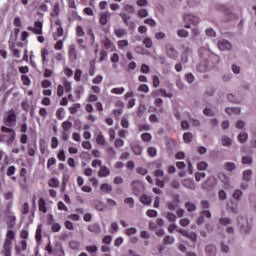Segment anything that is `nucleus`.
I'll list each match as a JSON object with an SVG mask.
<instances>
[{
  "instance_id": "obj_1",
  "label": "nucleus",
  "mask_w": 256,
  "mask_h": 256,
  "mask_svg": "<svg viewBox=\"0 0 256 256\" xmlns=\"http://www.w3.org/2000/svg\"><path fill=\"white\" fill-rule=\"evenodd\" d=\"M13 241H15V232L8 230L1 250L2 255L13 256Z\"/></svg>"
},
{
  "instance_id": "obj_2",
  "label": "nucleus",
  "mask_w": 256,
  "mask_h": 256,
  "mask_svg": "<svg viewBox=\"0 0 256 256\" xmlns=\"http://www.w3.org/2000/svg\"><path fill=\"white\" fill-rule=\"evenodd\" d=\"M1 131L3 134H0V143H7V145H12L16 137L15 130L7 126H2Z\"/></svg>"
},
{
  "instance_id": "obj_3",
  "label": "nucleus",
  "mask_w": 256,
  "mask_h": 256,
  "mask_svg": "<svg viewBox=\"0 0 256 256\" xmlns=\"http://www.w3.org/2000/svg\"><path fill=\"white\" fill-rule=\"evenodd\" d=\"M4 217L8 229H13V227H15V224L17 223V217H15V215H13V211H11V204H9L5 209Z\"/></svg>"
},
{
  "instance_id": "obj_4",
  "label": "nucleus",
  "mask_w": 256,
  "mask_h": 256,
  "mask_svg": "<svg viewBox=\"0 0 256 256\" xmlns=\"http://www.w3.org/2000/svg\"><path fill=\"white\" fill-rule=\"evenodd\" d=\"M3 121L6 127H15V125H17V114L15 113V110H8L3 118Z\"/></svg>"
},
{
  "instance_id": "obj_5",
  "label": "nucleus",
  "mask_w": 256,
  "mask_h": 256,
  "mask_svg": "<svg viewBox=\"0 0 256 256\" xmlns=\"http://www.w3.org/2000/svg\"><path fill=\"white\" fill-rule=\"evenodd\" d=\"M183 21L185 23V29H191V25H198L199 17L193 14H185L183 17Z\"/></svg>"
},
{
  "instance_id": "obj_6",
  "label": "nucleus",
  "mask_w": 256,
  "mask_h": 256,
  "mask_svg": "<svg viewBox=\"0 0 256 256\" xmlns=\"http://www.w3.org/2000/svg\"><path fill=\"white\" fill-rule=\"evenodd\" d=\"M132 187V193L133 195H136V197H139L145 191V186H143V183H141L139 180H134L131 183Z\"/></svg>"
},
{
  "instance_id": "obj_7",
  "label": "nucleus",
  "mask_w": 256,
  "mask_h": 256,
  "mask_svg": "<svg viewBox=\"0 0 256 256\" xmlns=\"http://www.w3.org/2000/svg\"><path fill=\"white\" fill-rule=\"evenodd\" d=\"M165 53L169 59H177L179 57V52L173 47V44L165 45Z\"/></svg>"
},
{
  "instance_id": "obj_8",
  "label": "nucleus",
  "mask_w": 256,
  "mask_h": 256,
  "mask_svg": "<svg viewBox=\"0 0 256 256\" xmlns=\"http://www.w3.org/2000/svg\"><path fill=\"white\" fill-rule=\"evenodd\" d=\"M177 233H180L183 237H187L192 243H197V234L195 232H188L187 230L179 228L177 229Z\"/></svg>"
},
{
  "instance_id": "obj_9",
  "label": "nucleus",
  "mask_w": 256,
  "mask_h": 256,
  "mask_svg": "<svg viewBox=\"0 0 256 256\" xmlns=\"http://www.w3.org/2000/svg\"><path fill=\"white\" fill-rule=\"evenodd\" d=\"M68 59L69 61H77V48H75V44L69 46Z\"/></svg>"
},
{
  "instance_id": "obj_10",
  "label": "nucleus",
  "mask_w": 256,
  "mask_h": 256,
  "mask_svg": "<svg viewBox=\"0 0 256 256\" xmlns=\"http://www.w3.org/2000/svg\"><path fill=\"white\" fill-rule=\"evenodd\" d=\"M20 177H22V182H19V185L22 186V189H27V169L21 168L20 169Z\"/></svg>"
},
{
  "instance_id": "obj_11",
  "label": "nucleus",
  "mask_w": 256,
  "mask_h": 256,
  "mask_svg": "<svg viewBox=\"0 0 256 256\" xmlns=\"http://www.w3.org/2000/svg\"><path fill=\"white\" fill-rule=\"evenodd\" d=\"M218 48L220 51H229L231 49V42L227 40H220L218 42Z\"/></svg>"
},
{
  "instance_id": "obj_12",
  "label": "nucleus",
  "mask_w": 256,
  "mask_h": 256,
  "mask_svg": "<svg viewBox=\"0 0 256 256\" xmlns=\"http://www.w3.org/2000/svg\"><path fill=\"white\" fill-rule=\"evenodd\" d=\"M111 175V170L105 166L102 165L98 171V177H109Z\"/></svg>"
},
{
  "instance_id": "obj_13",
  "label": "nucleus",
  "mask_w": 256,
  "mask_h": 256,
  "mask_svg": "<svg viewBox=\"0 0 256 256\" xmlns=\"http://www.w3.org/2000/svg\"><path fill=\"white\" fill-rule=\"evenodd\" d=\"M217 185V179L214 176H211L207 179V181L204 183V187L206 189H213Z\"/></svg>"
},
{
  "instance_id": "obj_14",
  "label": "nucleus",
  "mask_w": 256,
  "mask_h": 256,
  "mask_svg": "<svg viewBox=\"0 0 256 256\" xmlns=\"http://www.w3.org/2000/svg\"><path fill=\"white\" fill-rule=\"evenodd\" d=\"M103 46L107 51H115V45L109 38L103 40Z\"/></svg>"
},
{
  "instance_id": "obj_15",
  "label": "nucleus",
  "mask_w": 256,
  "mask_h": 256,
  "mask_svg": "<svg viewBox=\"0 0 256 256\" xmlns=\"http://www.w3.org/2000/svg\"><path fill=\"white\" fill-rule=\"evenodd\" d=\"M119 17H121L123 23L126 24L127 27H130L131 25H133V22H129V20L131 19V16L129 14L125 12H120Z\"/></svg>"
},
{
  "instance_id": "obj_16",
  "label": "nucleus",
  "mask_w": 256,
  "mask_h": 256,
  "mask_svg": "<svg viewBox=\"0 0 256 256\" xmlns=\"http://www.w3.org/2000/svg\"><path fill=\"white\" fill-rule=\"evenodd\" d=\"M110 17H111V13L109 12L100 13V18H99L100 25H105L109 21Z\"/></svg>"
},
{
  "instance_id": "obj_17",
  "label": "nucleus",
  "mask_w": 256,
  "mask_h": 256,
  "mask_svg": "<svg viewBox=\"0 0 256 256\" xmlns=\"http://www.w3.org/2000/svg\"><path fill=\"white\" fill-rule=\"evenodd\" d=\"M87 229L90 233H95L96 235L101 233V226L98 223L88 225Z\"/></svg>"
},
{
  "instance_id": "obj_18",
  "label": "nucleus",
  "mask_w": 256,
  "mask_h": 256,
  "mask_svg": "<svg viewBox=\"0 0 256 256\" xmlns=\"http://www.w3.org/2000/svg\"><path fill=\"white\" fill-rule=\"evenodd\" d=\"M205 253L207 256H216L217 247H215V245H207L205 249Z\"/></svg>"
},
{
  "instance_id": "obj_19",
  "label": "nucleus",
  "mask_w": 256,
  "mask_h": 256,
  "mask_svg": "<svg viewBox=\"0 0 256 256\" xmlns=\"http://www.w3.org/2000/svg\"><path fill=\"white\" fill-rule=\"evenodd\" d=\"M38 209L41 213H47V202L44 198H40L38 201Z\"/></svg>"
},
{
  "instance_id": "obj_20",
  "label": "nucleus",
  "mask_w": 256,
  "mask_h": 256,
  "mask_svg": "<svg viewBox=\"0 0 256 256\" xmlns=\"http://www.w3.org/2000/svg\"><path fill=\"white\" fill-rule=\"evenodd\" d=\"M61 13V5L59 4V2H56L53 6V13H51V17H59Z\"/></svg>"
},
{
  "instance_id": "obj_21",
  "label": "nucleus",
  "mask_w": 256,
  "mask_h": 256,
  "mask_svg": "<svg viewBox=\"0 0 256 256\" xmlns=\"http://www.w3.org/2000/svg\"><path fill=\"white\" fill-rule=\"evenodd\" d=\"M182 185H184V187H186V189H191V190L195 189V182L191 179L183 180Z\"/></svg>"
},
{
  "instance_id": "obj_22",
  "label": "nucleus",
  "mask_w": 256,
  "mask_h": 256,
  "mask_svg": "<svg viewBox=\"0 0 256 256\" xmlns=\"http://www.w3.org/2000/svg\"><path fill=\"white\" fill-rule=\"evenodd\" d=\"M55 25L57 26V29H56V35L57 37H63V27L61 26V20L58 19L55 21Z\"/></svg>"
},
{
  "instance_id": "obj_23",
  "label": "nucleus",
  "mask_w": 256,
  "mask_h": 256,
  "mask_svg": "<svg viewBox=\"0 0 256 256\" xmlns=\"http://www.w3.org/2000/svg\"><path fill=\"white\" fill-rule=\"evenodd\" d=\"M96 143L101 147H103L107 143V140H105V136H103L101 132L96 135Z\"/></svg>"
},
{
  "instance_id": "obj_24",
  "label": "nucleus",
  "mask_w": 256,
  "mask_h": 256,
  "mask_svg": "<svg viewBox=\"0 0 256 256\" xmlns=\"http://www.w3.org/2000/svg\"><path fill=\"white\" fill-rule=\"evenodd\" d=\"M123 11H125V13H128L129 15H133L135 13V6L131 4H124Z\"/></svg>"
},
{
  "instance_id": "obj_25",
  "label": "nucleus",
  "mask_w": 256,
  "mask_h": 256,
  "mask_svg": "<svg viewBox=\"0 0 256 256\" xmlns=\"http://www.w3.org/2000/svg\"><path fill=\"white\" fill-rule=\"evenodd\" d=\"M34 29L38 32H36V35H43V23L41 21H36L34 23Z\"/></svg>"
},
{
  "instance_id": "obj_26",
  "label": "nucleus",
  "mask_w": 256,
  "mask_h": 256,
  "mask_svg": "<svg viewBox=\"0 0 256 256\" xmlns=\"http://www.w3.org/2000/svg\"><path fill=\"white\" fill-rule=\"evenodd\" d=\"M100 190L102 193H111V191H113V187L108 183H103L100 185Z\"/></svg>"
},
{
  "instance_id": "obj_27",
  "label": "nucleus",
  "mask_w": 256,
  "mask_h": 256,
  "mask_svg": "<svg viewBox=\"0 0 256 256\" xmlns=\"http://www.w3.org/2000/svg\"><path fill=\"white\" fill-rule=\"evenodd\" d=\"M132 149V153H134V155H141V153H143V146L139 145V144H135L131 147Z\"/></svg>"
},
{
  "instance_id": "obj_28",
  "label": "nucleus",
  "mask_w": 256,
  "mask_h": 256,
  "mask_svg": "<svg viewBox=\"0 0 256 256\" xmlns=\"http://www.w3.org/2000/svg\"><path fill=\"white\" fill-rule=\"evenodd\" d=\"M35 153H37V145L33 144H28V155L29 157H35Z\"/></svg>"
},
{
  "instance_id": "obj_29",
  "label": "nucleus",
  "mask_w": 256,
  "mask_h": 256,
  "mask_svg": "<svg viewBox=\"0 0 256 256\" xmlns=\"http://www.w3.org/2000/svg\"><path fill=\"white\" fill-rule=\"evenodd\" d=\"M110 93H112V95H123L125 93V88L124 87L112 88L110 90Z\"/></svg>"
},
{
  "instance_id": "obj_30",
  "label": "nucleus",
  "mask_w": 256,
  "mask_h": 256,
  "mask_svg": "<svg viewBox=\"0 0 256 256\" xmlns=\"http://www.w3.org/2000/svg\"><path fill=\"white\" fill-rule=\"evenodd\" d=\"M140 201L143 205H151V196H147L146 194H143L141 197H140Z\"/></svg>"
},
{
  "instance_id": "obj_31",
  "label": "nucleus",
  "mask_w": 256,
  "mask_h": 256,
  "mask_svg": "<svg viewBox=\"0 0 256 256\" xmlns=\"http://www.w3.org/2000/svg\"><path fill=\"white\" fill-rule=\"evenodd\" d=\"M251 177H253L252 170H245L243 172V181L249 182V181H251Z\"/></svg>"
},
{
  "instance_id": "obj_32",
  "label": "nucleus",
  "mask_w": 256,
  "mask_h": 256,
  "mask_svg": "<svg viewBox=\"0 0 256 256\" xmlns=\"http://www.w3.org/2000/svg\"><path fill=\"white\" fill-rule=\"evenodd\" d=\"M56 117L59 121H63V119H65V109L58 108L56 111Z\"/></svg>"
},
{
  "instance_id": "obj_33",
  "label": "nucleus",
  "mask_w": 256,
  "mask_h": 256,
  "mask_svg": "<svg viewBox=\"0 0 256 256\" xmlns=\"http://www.w3.org/2000/svg\"><path fill=\"white\" fill-rule=\"evenodd\" d=\"M137 16L139 17V19H145V17H149V12L147 11V9H139L137 12Z\"/></svg>"
},
{
  "instance_id": "obj_34",
  "label": "nucleus",
  "mask_w": 256,
  "mask_h": 256,
  "mask_svg": "<svg viewBox=\"0 0 256 256\" xmlns=\"http://www.w3.org/2000/svg\"><path fill=\"white\" fill-rule=\"evenodd\" d=\"M184 143H191L193 141V134L191 132H185L183 134Z\"/></svg>"
},
{
  "instance_id": "obj_35",
  "label": "nucleus",
  "mask_w": 256,
  "mask_h": 256,
  "mask_svg": "<svg viewBox=\"0 0 256 256\" xmlns=\"http://www.w3.org/2000/svg\"><path fill=\"white\" fill-rule=\"evenodd\" d=\"M185 207L189 213H193V211L197 210V206L195 205V203L186 202Z\"/></svg>"
},
{
  "instance_id": "obj_36",
  "label": "nucleus",
  "mask_w": 256,
  "mask_h": 256,
  "mask_svg": "<svg viewBox=\"0 0 256 256\" xmlns=\"http://www.w3.org/2000/svg\"><path fill=\"white\" fill-rule=\"evenodd\" d=\"M141 139L144 143H149L151 139H153V136L151 135V133L145 132L141 134Z\"/></svg>"
},
{
  "instance_id": "obj_37",
  "label": "nucleus",
  "mask_w": 256,
  "mask_h": 256,
  "mask_svg": "<svg viewBox=\"0 0 256 256\" xmlns=\"http://www.w3.org/2000/svg\"><path fill=\"white\" fill-rule=\"evenodd\" d=\"M114 35H116V37L118 38H121L125 37V35H127V32L123 28H118L114 30Z\"/></svg>"
},
{
  "instance_id": "obj_38",
  "label": "nucleus",
  "mask_w": 256,
  "mask_h": 256,
  "mask_svg": "<svg viewBox=\"0 0 256 256\" xmlns=\"http://www.w3.org/2000/svg\"><path fill=\"white\" fill-rule=\"evenodd\" d=\"M68 109H69L71 115H75V113H77V111H79V109H81V104L76 103L73 106L69 107Z\"/></svg>"
},
{
  "instance_id": "obj_39",
  "label": "nucleus",
  "mask_w": 256,
  "mask_h": 256,
  "mask_svg": "<svg viewBox=\"0 0 256 256\" xmlns=\"http://www.w3.org/2000/svg\"><path fill=\"white\" fill-rule=\"evenodd\" d=\"M48 186L49 187H54L55 189H57L59 187V179L57 178H51L48 181Z\"/></svg>"
},
{
  "instance_id": "obj_40",
  "label": "nucleus",
  "mask_w": 256,
  "mask_h": 256,
  "mask_svg": "<svg viewBox=\"0 0 256 256\" xmlns=\"http://www.w3.org/2000/svg\"><path fill=\"white\" fill-rule=\"evenodd\" d=\"M73 127V123L69 120H66L62 123V129L63 131H69Z\"/></svg>"
},
{
  "instance_id": "obj_41",
  "label": "nucleus",
  "mask_w": 256,
  "mask_h": 256,
  "mask_svg": "<svg viewBox=\"0 0 256 256\" xmlns=\"http://www.w3.org/2000/svg\"><path fill=\"white\" fill-rule=\"evenodd\" d=\"M82 75H83V71H81V69L75 70L74 80L76 81V83H80Z\"/></svg>"
},
{
  "instance_id": "obj_42",
  "label": "nucleus",
  "mask_w": 256,
  "mask_h": 256,
  "mask_svg": "<svg viewBox=\"0 0 256 256\" xmlns=\"http://www.w3.org/2000/svg\"><path fill=\"white\" fill-rule=\"evenodd\" d=\"M49 55V50L47 48H43L41 50V59L42 63H47V56Z\"/></svg>"
},
{
  "instance_id": "obj_43",
  "label": "nucleus",
  "mask_w": 256,
  "mask_h": 256,
  "mask_svg": "<svg viewBox=\"0 0 256 256\" xmlns=\"http://www.w3.org/2000/svg\"><path fill=\"white\" fill-rule=\"evenodd\" d=\"M163 243L164 245H173L175 243V238L173 236H165Z\"/></svg>"
},
{
  "instance_id": "obj_44",
  "label": "nucleus",
  "mask_w": 256,
  "mask_h": 256,
  "mask_svg": "<svg viewBox=\"0 0 256 256\" xmlns=\"http://www.w3.org/2000/svg\"><path fill=\"white\" fill-rule=\"evenodd\" d=\"M143 45H145L146 49H151L153 47V40H151L149 37H146L143 40Z\"/></svg>"
},
{
  "instance_id": "obj_45",
  "label": "nucleus",
  "mask_w": 256,
  "mask_h": 256,
  "mask_svg": "<svg viewBox=\"0 0 256 256\" xmlns=\"http://www.w3.org/2000/svg\"><path fill=\"white\" fill-rule=\"evenodd\" d=\"M219 223L223 226V227H227V225H231V218H227V217H223L219 219Z\"/></svg>"
},
{
  "instance_id": "obj_46",
  "label": "nucleus",
  "mask_w": 256,
  "mask_h": 256,
  "mask_svg": "<svg viewBox=\"0 0 256 256\" xmlns=\"http://www.w3.org/2000/svg\"><path fill=\"white\" fill-rule=\"evenodd\" d=\"M53 165H57V159H55V157H51L48 159L47 169H49V171H51V168L53 167Z\"/></svg>"
},
{
  "instance_id": "obj_47",
  "label": "nucleus",
  "mask_w": 256,
  "mask_h": 256,
  "mask_svg": "<svg viewBox=\"0 0 256 256\" xmlns=\"http://www.w3.org/2000/svg\"><path fill=\"white\" fill-rule=\"evenodd\" d=\"M227 211L230 213H237V205L233 202L227 204Z\"/></svg>"
},
{
  "instance_id": "obj_48",
  "label": "nucleus",
  "mask_w": 256,
  "mask_h": 256,
  "mask_svg": "<svg viewBox=\"0 0 256 256\" xmlns=\"http://www.w3.org/2000/svg\"><path fill=\"white\" fill-rule=\"evenodd\" d=\"M147 154L149 155V157H157V148L148 147L147 148Z\"/></svg>"
},
{
  "instance_id": "obj_49",
  "label": "nucleus",
  "mask_w": 256,
  "mask_h": 256,
  "mask_svg": "<svg viewBox=\"0 0 256 256\" xmlns=\"http://www.w3.org/2000/svg\"><path fill=\"white\" fill-rule=\"evenodd\" d=\"M207 167H209V164L207 162L202 161L197 164L198 171H206Z\"/></svg>"
},
{
  "instance_id": "obj_50",
  "label": "nucleus",
  "mask_w": 256,
  "mask_h": 256,
  "mask_svg": "<svg viewBox=\"0 0 256 256\" xmlns=\"http://www.w3.org/2000/svg\"><path fill=\"white\" fill-rule=\"evenodd\" d=\"M249 138V135H247V133L242 132L238 135V141L240 143H245V141H247V139Z\"/></svg>"
},
{
  "instance_id": "obj_51",
  "label": "nucleus",
  "mask_w": 256,
  "mask_h": 256,
  "mask_svg": "<svg viewBox=\"0 0 256 256\" xmlns=\"http://www.w3.org/2000/svg\"><path fill=\"white\" fill-rule=\"evenodd\" d=\"M226 113L228 115H231V113H235L236 115H239L241 113V108H226Z\"/></svg>"
},
{
  "instance_id": "obj_52",
  "label": "nucleus",
  "mask_w": 256,
  "mask_h": 256,
  "mask_svg": "<svg viewBox=\"0 0 256 256\" xmlns=\"http://www.w3.org/2000/svg\"><path fill=\"white\" fill-rule=\"evenodd\" d=\"M117 45H118V49H124L125 47H129V41L119 40Z\"/></svg>"
},
{
  "instance_id": "obj_53",
  "label": "nucleus",
  "mask_w": 256,
  "mask_h": 256,
  "mask_svg": "<svg viewBox=\"0 0 256 256\" xmlns=\"http://www.w3.org/2000/svg\"><path fill=\"white\" fill-rule=\"evenodd\" d=\"M21 81L23 82V85H26L27 87H29V85H31V78H29V76H27V75H22Z\"/></svg>"
},
{
  "instance_id": "obj_54",
  "label": "nucleus",
  "mask_w": 256,
  "mask_h": 256,
  "mask_svg": "<svg viewBox=\"0 0 256 256\" xmlns=\"http://www.w3.org/2000/svg\"><path fill=\"white\" fill-rule=\"evenodd\" d=\"M136 233H137V228L135 227H130L125 230V235H127L128 237H131V235H135Z\"/></svg>"
},
{
  "instance_id": "obj_55",
  "label": "nucleus",
  "mask_w": 256,
  "mask_h": 256,
  "mask_svg": "<svg viewBox=\"0 0 256 256\" xmlns=\"http://www.w3.org/2000/svg\"><path fill=\"white\" fill-rule=\"evenodd\" d=\"M92 83L94 85H101V83H103V76L97 75L95 78L92 79Z\"/></svg>"
},
{
  "instance_id": "obj_56",
  "label": "nucleus",
  "mask_w": 256,
  "mask_h": 256,
  "mask_svg": "<svg viewBox=\"0 0 256 256\" xmlns=\"http://www.w3.org/2000/svg\"><path fill=\"white\" fill-rule=\"evenodd\" d=\"M140 71H141V73L149 74V73H151V68L147 64H142L140 67Z\"/></svg>"
},
{
  "instance_id": "obj_57",
  "label": "nucleus",
  "mask_w": 256,
  "mask_h": 256,
  "mask_svg": "<svg viewBox=\"0 0 256 256\" xmlns=\"http://www.w3.org/2000/svg\"><path fill=\"white\" fill-rule=\"evenodd\" d=\"M123 145H125V141H123V139H121V138L115 139L114 147H116V149H119V147H123Z\"/></svg>"
},
{
  "instance_id": "obj_58",
  "label": "nucleus",
  "mask_w": 256,
  "mask_h": 256,
  "mask_svg": "<svg viewBox=\"0 0 256 256\" xmlns=\"http://www.w3.org/2000/svg\"><path fill=\"white\" fill-rule=\"evenodd\" d=\"M232 141L229 137L227 136H223L222 137V145H224V147H230Z\"/></svg>"
},
{
  "instance_id": "obj_59",
  "label": "nucleus",
  "mask_w": 256,
  "mask_h": 256,
  "mask_svg": "<svg viewBox=\"0 0 256 256\" xmlns=\"http://www.w3.org/2000/svg\"><path fill=\"white\" fill-rule=\"evenodd\" d=\"M144 23L146 25H149L150 27H156L157 26V22L155 20H153V18H147L144 20Z\"/></svg>"
},
{
  "instance_id": "obj_60",
  "label": "nucleus",
  "mask_w": 256,
  "mask_h": 256,
  "mask_svg": "<svg viewBox=\"0 0 256 256\" xmlns=\"http://www.w3.org/2000/svg\"><path fill=\"white\" fill-rule=\"evenodd\" d=\"M42 229H41V225H39L36 229V234H35V239L36 241H41V237H42Z\"/></svg>"
},
{
  "instance_id": "obj_61",
  "label": "nucleus",
  "mask_w": 256,
  "mask_h": 256,
  "mask_svg": "<svg viewBox=\"0 0 256 256\" xmlns=\"http://www.w3.org/2000/svg\"><path fill=\"white\" fill-rule=\"evenodd\" d=\"M138 91H140V93H149V86L147 84H141L138 87Z\"/></svg>"
},
{
  "instance_id": "obj_62",
  "label": "nucleus",
  "mask_w": 256,
  "mask_h": 256,
  "mask_svg": "<svg viewBox=\"0 0 256 256\" xmlns=\"http://www.w3.org/2000/svg\"><path fill=\"white\" fill-rule=\"evenodd\" d=\"M225 169H226V171H235V169H236L235 163L227 162L225 164Z\"/></svg>"
},
{
  "instance_id": "obj_63",
  "label": "nucleus",
  "mask_w": 256,
  "mask_h": 256,
  "mask_svg": "<svg viewBox=\"0 0 256 256\" xmlns=\"http://www.w3.org/2000/svg\"><path fill=\"white\" fill-rule=\"evenodd\" d=\"M177 35H178V37L185 38V37H189V32L187 30H184V29H179L177 31Z\"/></svg>"
},
{
  "instance_id": "obj_64",
  "label": "nucleus",
  "mask_w": 256,
  "mask_h": 256,
  "mask_svg": "<svg viewBox=\"0 0 256 256\" xmlns=\"http://www.w3.org/2000/svg\"><path fill=\"white\" fill-rule=\"evenodd\" d=\"M206 174L204 172H196L195 173V180L197 182L201 181L202 179H205Z\"/></svg>"
}]
</instances>
